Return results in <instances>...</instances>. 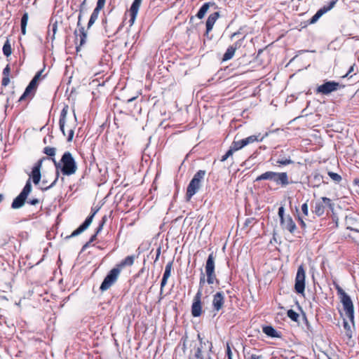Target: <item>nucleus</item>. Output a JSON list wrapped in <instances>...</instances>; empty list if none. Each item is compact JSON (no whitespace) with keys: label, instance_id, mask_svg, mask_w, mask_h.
Listing matches in <instances>:
<instances>
[{"label":"nucleus","instance_id":"38","mask_svg":"<svg viewBox=\"0 0 359 359\" xmlns=\"http://www.w3.org/2000/svg\"><path fill=\"white\" fill-rule=\"evenodd\" d=\"M202 348L203 347H201V346L196 347V349L194 355V358L203 359V355H202V351H201Z\"/></svg>","mask_w":359,"mask_h":359},{"label":"nucleus","instance_id":"26","mask_svg":"<svg viewBox=\"0 0 359 359\" xmlns=\"http://www.w3.org/2000/svg\"><path fill=\"white\" fill-rule=\"evenodd\" d=\"M102 10V8H99L98 7H95V8L93 10L91 15H90V20L88 21V28L89 29L94 23L97 20L98 18V15H99V13H100V11Z\"/></svg>","mask_w":359,"mask_h":359},{"label":"nucleus","instance_id":"28","mask_svg":"<svg viewBox=\"0 0 359 359\" xmlns=\"http://www.w3.org/2000/svg\"><path fill=\"white\" fill-rule=\"evenodd\" d=\"M263 332L267 336H269L271 337H278V335L277 334V331L271 326H266V327H263Z\"/></svg>","mask_w":359,"mask_h":359},{"label":"nucleus","instance_id":"33","mask_svg":"<svg viewBox=\"0 0 359 359\" xmlns=\"http://www.w3.org/2000/svg\"><path fill=\"white\" fill-rule=\"evenodd\" d=\"M287 316L293 321L294 322H297L298 321V318L299 317V314L295 312L294 311H293L292 309H290L287 311Z\"/></svg>","mask_w":359,"mask_h":359},{"label":"nucleus","instance_id":"59","mask_svg":"<svg viewBox=\"0 0 359 359\" xmlns=\"http://www.w3.org/2000/svg\"><path fill=\"white\" fill-rule=\"evenodd\" d=\"M182 349H183L184 353H185V351H186V339H184Z\"/></svg>","mask_w":359,"mask_h":359},{"label":"nucleus","instance_id":"46","mask_svg":"<svg viewBox=\"0 0 359 359\" xmlns=\"http://www.w3.org/2000/svg\"><path fill=\"white\" fill-rule=\"evenodd\" d=\"M11 72V68L9 65H7L6 67L3 70L4 76H9V74Z\"/></svg>","mask_w":359,"mask_h":359},{"label":"nucleus","instance_id":"13","mask_svg":"<svg viewBox=\"0 0 359 359\" xmlns=\"http://www.w3.org/2000/svg\"><path fill=\"white\" fill-rule=\"evenodd\" d=\"M339 83L335 81H327L317 88V92L323 95H327L337 90Z\"/></svg>","mask_w":359,"mask_h":359},{"label":"nucleus","instance_id":"6","mask_svg":"<svg viewBox=\"0 0 359 359\" xmlns=\"http://www.w3.org/2000/svg\"><path fill=\"white\" fill-rule=\"evenodd\" d=\"M42 71L38 72L32 80L30 81L29 85L27 86L24 93L20 97L19 101H23L27 98H32L34 97L36 90L37 89L39 81L41 79Z\"/></svg>","mask_w":359,"mask_h":359},{"label":"nucleus","instance_id":"48","mask_svg":"<svg viewBox=\"0 0 359 359\" xmlns=\"http://www.w3.org/2000/svg\"><path fill=\"white\" fill-rule=\"evenodd\" d=\"M226 355L228 359H232V352L229 343L226 344Z\"/></svg>","mask_w":359,"mask_h":359},{"label":"nucleus","instance_id":"60","mask_svg":"<svg viewBox=\"0 0 359 359\" xmlns=\"http://www.w3.org/2000/svg\"><path fill=\"white\" fill-rule=\"evenodd\" d=\"M142 0H135V1H133V3H134V4H137V5H140H140H141V4H142Z\"/></svg>","mask_w":359,"mask_h":359},{"label":"nucleus","instance_id":"57","mask_svg":"<svg viewBox=\"0 0 359 359\" xmlns=\"http://www.w3.org/2000/svg\"><path fill=\"white\" fill-rule=\"evenodd\" d=\"M299 221H300V224H301L303 228H304L306 226V224H305L304 221L301 218H299Z\"/></svg>","mask_w":359,"mask_h":359},{"label":"nucleus","instance_id":"15","mask_svg":"<svg viewBox=\"0 0 359 359\" xmlns=\"http://www.w3.org/2000/svg\"><path fill=\"white\" fill-rule=\"evenodd\" d=\"M96 212H97V211L95 210L91 214V215L88 217L86 219L85 222L78 229L74 230L69 237L76 236L79 235L80 233H81L83 231H84L86 229H87L88 228V226L91 224L93 217H94L95 215L96 214Z\"/></svg>","mask_w":359,"mask_h":359},{"label":"nucleus","instance_id":"53","mask_svg":"<svg viewBox=\"0 0 359 359\" xmlns=\"http://www.w3.org/2000/svg\"><path fill=\"white\" fill-rule=\"evenodd\" d=\"M97 235V234H96V233L94 235H93L90 238L89 243L93 242L96 239Z\"/></svg>","mask_w":359,"mask_h":359},{"label":"nucleus","instance_id":"5","mask_svg":"<svg viewBox=\"0 0 359 359\" xmlns=\"http://www.w3.org/2000/svg\"><path fill=\"white\" fill-rule=\"evenodd\" d=\"M42 71L38 72L32 80L30 81L29 85L27 86L24 93L20 97L19 101H23L27 98H32L34 97L36 90L37 89L39 81L41 79Z\"/></svg>","mask_w":359,"mask_h":359},{"label":"nucleus","instance_id":"41","mask_svg":"<svg viewBox=\"0 0 359 359\" xmlns=\"http://www.w3.org/2000/svg\"><path fill=\"white\" fill-rule=\"evenodd\" d=\"M313 177H314V180L318 182V183H320L321 182H324L323 180V175H321L320 173H318V172H315L313 174Z\"/></svg>","mask_w":359,"mask_h":359},{"label":"nucleus","instance_id":"55","mask_svg":"<svg viewBox=\"0 0 359 359\" xmlns=\"http://www.w3.org/2000/svg\"><path fill=\"white\" fill-rule=\"evenodd\" d=\"M353 71V66H351V67H350V69H349L348 72H347V74L344 76V77H347V76L349 75V74H350L351 72H352Z\"/></svg>","mask_w":359,"mask_h":359},{"label":"nucleus","instance_id":"36","mask_svg":"<svg viewBox=\"0 0 359 359\" xmlns=\"http://www.w3.org/2000/svg\"><path fill=\"white\" fill-rule=\"evenodd\" d=\"M328 175L333 181L336 182H339L341 180V177L337 173L333 172H328Z\"/></svg>","mask_w":359,"mask_h":359},{"label":"nucleus","instance_id":"4","mask_svg":"<svg viewBox=\"0 0 359 359\" xmlns=\"http://www.w3.org/2000/svg\"><path fill=\"white\" fill-rule=\"evenodd\" d=\"M32 189V188L30 180H27L25 186L24 187L20 194L13 200L11 204V208L13 209H18L22 208L24 205L28 195L31 193Z\"/></svg>","mask_w":359,"mask_h":359},{"label":"nucleus","instance_id":"23","mask_svg":"<svg viewBox=\"0 0 359 359\" xmlns=\"http://www.w3.org/2000/svg\"><path fill=\"white\" fill-rule=\"evenodd\" d=\"M135 259V255H130L126 257L123 260H122L116 266V269H120V271L121 269L126 266H132L134 264Z\"/></svg>","mask_w":359,"mask_h":359},{"label":"nucleus","instance_id":"40","mask_svg":"<svg viewBox=\"0 0 359 359\" xmlns=\"http://www.w3.org/2000/svg\"><path fill=\"white\" fill-rule=\"evenodd\" d=\"M276 163L278 165H287L292 163L293 161L291 159L285 158V159H279L277 161Z\"/></svg>","mask_w":359,"mask_h":359},{"label":"nucleus","instance_id":"2","mask_svg":"<svg viewBox=\"0 0 359 359\" xmlns=\"http://www.w3.org/2000/svg\"><path fill=\"white\" fill-rule=\"evenodd\" d=\"M62 165L61 171L65 175H72L74 174L77 170L76 163L69 151H66L61 158Z\"/></svg>","mask_w":359,"mask_h":359},{"label":"nucleus","instance_id":"35","mask_svg":"<svg viewBox=\"0 0 359 359\" xmlns=\"http://www.w3.org/2000/svg\"><path fill=\"white\" fill-rule=\"evenodd\" d=\"M58 177H59V172L57 171V176L55 177V179L54 180V181L50 184V185H46L47 184V182H46L45 180H43L42 182V184L44 186L43 187V189L47 190L51 187H53L57 182V180H58Z\"/></svg>","mask_w":359,"mask_h":359},{"label":"nucleus","instance_id":"44","mask_svg":"<svg viewBox=\"0 0 359 359\" xmlns=\"http://www.w3.org/2000/svg\"><path fill=\"white\" fill-rule=\"evenodd\" d=\"M302 212L306 215L307 216L308 215V213H309V207H308V205L306 203H304L302 205Z\"/></svg>","mask_w":359,"mask_h":359},{"label":"nucleus","instance_id":"61","mask_svg":"<svg viewBox=\"0 0 359 359\" xmlns=\"http://www.w3.org/2000/svg\"><path fill=\"white\" fill-rule=\"evenodd\" d=\"M254 219L251 218V219H248L245 222V225H248L249 224L251 223V222Z\"/></svg>","mask_w":359,"mask_h":359},{"label":"nucleus","instance_id":"64","mask_svg":"<svg viewBox=\"0 0 359 359\" xmlns=\"http://www.w3.org/2000/svg\"><path fill=\"white\" fill-rule=\"evenodd\" d=\"M190 346L196 347V342L195 341H191V344H190Z\"/></svg>","mask_w":359,"mask_h":359},{"label":"nucleus","instance_id":"22","mask_svg":"<svg viewBox=\"0 0 359 359\" xmlns=\"http://www.w3.org/2000/svg\"><path fill=\"white\" fill-rule=\"evenodd\" d=\"M343 325L345 330V334L346 337L348 339H351L353 335L352 327H354V322L352 323L351 321L346 317V319H344Z\"/></svg>","mask_w":359,"mask_h":359},{"label":"nucleus","instance_id":"20","mask_svg":"<svg viewBox=\"0 0 359 359\" xmlns=\"http://www.w3.org/2000/svg\"><path fill=\"white\" fill-rule=\"evenodd\" d=\"M280 225L283 229L289 231L292 233L294 232L297 228L295 223L290 215L286 216L284 219H282Z\"/></svg>","mask_w":359,"mask_h":359},{"label":"nucleus","instance_id":"18","mask_svg":"<svg viewBox=\"0 0 359 359\" xmlns=\"http://www.w3.org/2000/svg\"><path fill=\"white\" fill-rule=\"evenodd\" d=\"M224 304V295L222 292H218L213 296L212 306L214 310L219 311Z\"/></svg>","mask_w":359,"mask_h":359},{"label":"nucleus","instance_id":"10","mask_svg":"<svg viewBox=\"0 0 359 359\" xmlns=\"http://www.w3.org/2000/svg\"><path fill=\"white\" fill-rule=\"evenodd\" d=\"M119 273L120 269L115 267L111 269L101 284L100 290L102 291L108 290L116 281Z\"/></svg>","mask_w":359,"mask_h":359},{"label":"nucleus","instance_id":"54","mask_svg":"<svg viewBox=\"0 0 359 359\" xmlns=\"http://www.w3.org/2000/svg\"><path fill=\"white\" fill-rule=\"evenodd\" d=\"M160 254H161V248H158L156 250V261L159 258V256H160Z\"/></svg>","mask_w":359,"mask_h":359},{"label":"nucleus","instance_id":"30","mask_svg":"<svg viewBox=\"0 0 359 359\" xmlns=\"http://www.w3.org/2000/svg\"><path fill=\"white\" fill-rule=\"evenodd\" d=\"M245 147L244 142L243 140H238V141H233L231 149H233V151H238Z\"/></svg>","mask_w":359,"mask_h":359},{"label":"nucleus","instance_id":"63","mask_svg":"<svg viewBox=\"0 0 359 359\" xmlns=\"http://www.w3.org/2000/svg\"><path fill=\"white\" fill-rule=\"evenodd\" d=\"M86 0H84V1L82 2L81 5L80 13L81 12V9H82V8L84 6V5H85V4H86Z\"/></svg>","mask_w":359,"mask_h":359},{"label":"nucleus","instance_id":"17","mask_svg":"<svg viewBox=\"0 0 359 359\" xmlns=\"http://www.w3.org/2000/svg\"><path fill=\"white\" fill-rule=\"evenodd\" d=\"M242 45V41L238 40V41L235 42L233 45L230 46L225 53L223 55L222 61H227L233 58L235 52L237 49L240 48V47Z\"/></svg>","mask_w":359,"mask_h":359},{"label":"nucleus","instance_id":"52","mask_svg":"<svg viewBox=\"0 0 359 359\" xmlns=\"http://www.w3.org/2000/svg\"><path fill=\"white\" fill-rule=\"evenodd\" d=\"M262 358L261 355H257L255 354L250 355L248 359H260Z\"/></svg>","mask_w":359,"mask_h":359},{"label":"nucleus","instance_id":"14","mask_svg":"<svg viewBox=\"0 0 359 359\" xmlns=\"http://www.w3.org/2000/svg\"><path fill=\"white\" fill-rule=\"evenodd\" d=\"M66 116H67V110L65 108H64L60 114L59 124H60V128L62 133L65 136H67V141L71 142L74 137V130L72 128H70L67 131V134L65 133V120H66Z\"/></svg>","mask_w":359,"mask_h":359},{"label":"nucleus","instance_id":"39","mask_svg":"<svg viewBox=\"0 0 359 359\" xmlns=\"http://www.w3.org/2000/svg\"><path fill=\"white\" fill-rule=\"evenodd\" d=\"M205 175V171L199 170L198 171L194 176L193 178H196V180L201 183V180L203 179Z\"/></svg>","mask_w":359,"mask_h":359},{"label":"nucleus","instance_id":"16","mask_svg":"<svg viewBox=\"0 0 359 359\" xmlns=\"http://www.w3.org/2000/svg\"><path fill=\"white\" fill-rule=\"evenodd\" d=\"M337 0H332L327 6H325L319 9L316 13L311 18V23H315L325 13L330 11L336 4Z\"/></svg>","mask_w":359,"mask_h":359},{"label":"nucleus","instance_id":"25","mask_svg":"<svg viewBox=\"0 0 359 359\" xmlns=\"http://www.w3.org/2000/svg\"><path fill=\"white\" fill-rule=\"evenodd\" d=\"M140 7V5L133 3V4L130 8V19L129 22L131 25L135 22V20L137 15L138 13Z\"/></svg>","mask_w":359,"mask_h":359},{"label":"nucleus","instance_id":"32","mask_svg":"<svg viewBox=\"0 0 359 359\" xmlns=\"http://www.w3.org/2000/svg\"><path fill=\"white\" fill-rule=\"evenodd\" d=\"M258 137H259V136H257V135H251L245 139H243V140L244 142L245 147L250 144H252L255 142L259 141Z\"/></svg>","mask_w":359,"mask_h":359},{"label":"nucleus","instance_id":"37","mask_svg":"<svg viewBox=\"0 0 359 359\" xmlns=\"http://www.w3.org/2000/svg\"><path fill=\"white\" fill-rule=\"evenodd\" d=\"M80 46H82L85 43L86 39V34L85 32L84 28L81 27L80 29Z\"/></svg>","mask_w":359,"mask_h":359},{"label":"nucleus","instance_id":"9","mask_svg":"<svg viewBox=\"0 0 359 359\" xmlns=\"http://www.w3.org/2000/svg\"><path fill=\"white\" fill-rule=\"evenodd\" d=\"M327 207L332 210L333 204L329 198L322 197L315 202L313 212L318 216H321L324 214Z\"/></svg>","mask_w":359,"mask_h":359},{"label":"nucleus","instance_id":"11","mask_svg":"<svg viewBox=\"0 0 359 359\" xmlns=\"http://www.w3.org/2000/svg\"><path fill=\"white\" fill-rule=\"evenodd\" d=\"M202 296L203 292L201 289H198L194 297L191 305V315L194 317H199L202 314Z\"/></svg>","mask_w":359,"mask_h":359},{"label":"nucleus","instance_id":"24","mask_svg":"<svg viewBox=\"0 0 359 359\" xmlns=\"http://www.w3.org/2000/svg\"><path fill=\"white\" fill-rule=\"evenodd\" d=\"M219 13L215 12L209 15L206 21V29L207 32L212 30L216 20L219 18Z\"/></svg>","mask_w":359,"mask_h":359},{"label":"nucleus","instance_id":"31","mask_svg":"<svg viewBox=\"0 0 359 359\" xmlns=\"http://www.w3.org/2000/svg\"><path fill=\"white\" fill-rule=\"evenodd\" d=\"M3 53L7 57L10 56L12 53L11 46L8 40L5 42L3 46Z\"/></svg>","mask_w":359,"mask_h":359},{"label":"nucleus","instance_id":"58","mask_svg":"<svg viewBox=\"0 0 359 359\" xmlns=\"http://www.w3.org/2000/svg\"><path fill=\"white\" fill-rule=\"evenodd\" d=\"M198 339H199V341H200V346H201V347H203V339H202V338L201 337L200 334H198Z\"/></svg>","mask_w":359,"mask_h":359},{"label":"nucleus","instance_id":"45","mask_svg":"<svg viewBox=\"0 0 359 359\" xmlns=\"http://www.w3.org/2000/svg\"><path fill=\"white\" fill-rule=\"evenodd\" d=\"M205 275L203 273H202V275H201V276L200 278L199 288L198 289H201L202 290V287H203V285L205 284Z\"/></svg>","mask_w":359,"mask_h":359},{"label":"nucleus","instance_id":"27","mask_svg":"<svg viewBox=\"0 0 359 359\" xmlns=\"http://www.w3.org/2000/svg\"><path fill=\"white\" fill-rule=\"evenodd\" d=\"M210 3L208 2V3H205L201 6V8L199 9L198 13L196 14V16H197L198 18L202 19L205 16V15L206 14L208 10L210 8Z\"/></svg>","mask_w":359,"mask_h":359},{"label":"nucleus","instance_id":"43","mask_svg":"<svg viewBox=\"0 0 359 359\" xmlns=\"http://www.w3.org/2000/svg\"><path fill=\"white\" fill-rule=\"evenodd\" d=\"M284 211H285V209L283 206L279 208L278 216L280 217V222L282 221V219H284L285 218V217L284 216Z\"/></svg>","mask_w":359,"mask_h":359},{"label":"nucleus","instance_id":"8","mask_svg":"<svg viewBox=\"0 0 359 359\" xmlns=\"http://www.w3.org/2000/svg\"><path fill=\"white\" fill-rule=\"evenodd\" d=\"M306 273L302 265L298 267L295 278L294 290L298 294H304L305 290Z\"/></svg>","mask_w":359,"mask_h":359},{"label":"nucleus","instance_id":"29","mask_svg":"<svg viewBox=\"0 0 359 359\" xmlns=\"http://www.w3.org/2000/svg\"><path fill=\"white\" fill-rule=\"evenodd\" d=\"M29 15L27 13H25L21 18V32L22 34H26V27L28 22Z\"/></svg>","mask_w":359,"mask_h":359},{"label":"nucleus","instance_id":"19","mask_svg":"<svg viewBox=\"0 0 359 359\" xmlns=\"http://www.w3.org/2000/svg\"><path fill=\"white\" fill-rule=\"evenodd\" d=\"M201 183L196 180V178H192L191 180L187 191V196L188 198H191L200 189Z\"/></svg>","mask_w":359,"mask_h":359},{"label":"nucleus","instance_id":"34","mask_svg":"<svg viewBox=\"0 0 359 359\" xmlns=\"http://www.w3.org/2000/svg\"><path fill=\"white\" fill-rule=\"evenodd\" d=\"M43 153L48 156H54L56 153V149L55 147H46L43 149Z\"/></svg>","mask_w":359,"mask_h":359},{"label":"nucleus","instance_id":"51","mask_svg":"<svg viewBox=\"0 0 359 359\" xmlns=\"http://www.w3.org/2000/svg\"><path fill=\"white\" fill-rule=\"evenodd\" d=\"M28 203L36 205L39 203V201L37 198L31 199L29 201H27Z\"/></svg>","mask_w":359,"mask_h":359},{"label":"nucleus","instance_id":"3","mask_svg":"<svg viewBox=\"0 0 359 359\" xmlns=\"http://www.w3.org/2000/svg\"><path fill=\"white\" fill-rule=\"evenodd\" d=\"M338 293L341 295V301L343 304L345 315L353 323V305L350 297L339 287L337 286Z\"/></svg>","mask_w":359,"mask_h":359},{"label":"nucleus","instance_id":"56","mask_svg":"<svg viewBox=\"0 0 359 359\" xmlns=\"http://www.w3.org/2000/svg\"><path fill=\"white\" fill-rule=\"evenodd\" d=\"M57 29V23H54L53 25V33L55 34L56 30Z\"/></svg>","mask_w":359,"mask_h":359},{"label":"nucleus","instance_id":"47","mask_svg":"<svg viewBox=\"0 0 359 359\" xmlns=\"http://www.w3.org/2000/svg\"><path fill=\"white\" fill-rule=\"evenodd\" d=\"M10 83V78L9 76H4L1 81V85L3 86H6Z\"/></svg>","mask_w":359,"mask_h":359},{"label":"nucleus","instance_id":"49","mask_svg":"<svg viewBox=\"0 0 359 359\" xmlns=\"http://www.w3.org/2000/svg\"><path fill=\"white\" fill-rule=\"evenodd\" d=\"M105 222V217H103L102 222L100 224L99 226L96 229V234H98L102 229L104 224Z\"/></svg>","mask_w":359,"mask_h":359},{"label":"nucleus","instance_id":"50","mask_svg":"<svg viewBox=\"0 0 359 359\" xmlns=\"http://www.w3.org/2000/svg\"><path fill=\"white\" fill-rule=\"evenodd\" d=\"M106 0H97V6L96 7H98L99 8H103L105 5Z\"/></svg>","mask_w":359,"mask_h":359},{"label":"nucleus","instance_id":"12","mask_svg":"<svg viewBox=\"0 0 359 359\" xmlns=\"http://www.w3.org/2000/svg\"><path fill=\"white\" fill-rule=\"evenodd\" d=\"M46 159V158H41V159H39L35 164L33 166L32 168V170L31 171V172L29 174V179L28 180H30L32 179L33 183L35 184V185H37L39 184V183L40 182V180H41V169L42 168V164H43V161Z\"/></svg>","mask_w":359,"mask_h":359},{"label":"nucleus","instance_id":"62","mask_svg":"<svg viewBox=\"0 0 359 359\" xmlns=\"http://www.w3.org/2000/svg\"><path fill=\"white\" fill-rule=\"evenodd\" d=\"M53 161L56 168L60 167V164L59 163H57L56 161L54 158H53Z\"/></svg>","mask_w":359,"mask_h":359},{"label":"nucleus","instance_id":"1","mask_svg":"<svg viewBox=\"0 0 359 359\" xmlns=\"http://www.w3.org/2000/svg\"><path fill=\"white\" fill-rule=\"evenodd\" d=\"M271 180L278 185L285 187L289 184V179L286 172H276L273 171H267L258 176L255 181Z\"/></svg>","mask_w":359,"mask_h":359},{"label":"nucleus","instance_id":"21","mask_svg":"<svg viewBox=\"0 0 359 359\" xmlns=\"http://www.w3.org/2000/svg\"><path fill=\"white\" fill-rule=\"evenodd\" d=\"M172 267V262H171L168 263L165 266V271H164L163 278H162L161 283V292H163V287L167 284L168 279L170 276Z\"/></svg>","mask_w":359,"mask_h":359},{"label":"nucleus","instance_id":"42","mask_svg":"<svg viewBox=\"0 0 359 359\" xmlns=\"http://www.w3.org/2000/svg\"><path fill=\"white\" fill-rule=\"evenodd\" d=\"M233 149L230 148V149L228 150L227 152L222 157L221 161H225L229 156L233 154Z\"/></svg>","mask_w":359,"mask_h":359},{"label":"nucleus","instance_id":"7","mask_svg":"<svg viewBox=\"0 0 359 359\" xmlns=\"http://www.w3.org/2000/svg\"><path fill=\"white\" fill-rule=\"evenodd\" d=\"M215 257L213 253L209 255L205 264V273L207 275V282L208 284H213L216 280V275L215 272Z\"/></svg>","mask_w":359,"mask_h":359}]
</instances>
